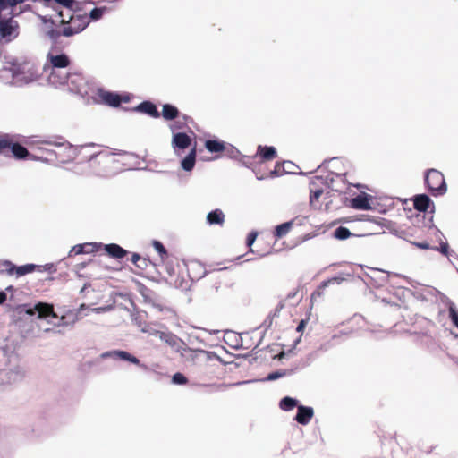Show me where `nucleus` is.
<instances>
[{
	"label": "nucleus",
	"mask_w": 458,
	"mask_h": 458,
	"mask_svg": "<svg viewBox=\"0 0 458 458\" xmlns=\"http://www.w3.org/2000/svg\"><path fill=\"white\" fill-rule=\"evenodd\" d=\"M5 357L4 367L0 369V386L12 385L21 381L24 371L19 364L17 353L4 349Z\"/></svg>",
	"instance_id": "obj_1"
},
{
	"label": "nucleus",
	"mask_w": 458,
	"mask_h": 458,
	"mask_svg": "<svg viewBox=\"0 0 458 458\" xmlns=\"http://www.w3.org/2000/svg\"><path fill=\"white\" fill-rule=\"evenodd\" d=\"M59 23L62 25L64 37H72L83 31L89 24L87 14H74V12L64 13V11H58Z\"/></svg>",
	"instance_id": "obj_2"
},
{
	"label": "nucleus",
	"mask_w": 458,
	"mask_h": 458,
	"mask_svg": "<svg viewBox=\"0 0 458 458\" xmlns=\"http://www.w3.org/2000/svg\"><path fill=\"white\" fill-rule=\"evenodd\" d=\"M10 71L12 72L13 83L18 87L34 82L39 77L37 66L31 61L21 63L14 61L12 63Z\"/></svg>",
	"instance_id": "obj_3"
},
{
	"label": "nucleus",
	"mask_w": 458,
	"mask_h": 458,
	"mask_svg": "<svg viewBox=\"0 0 458 458\" xmlns=\"http://www.w3.org/2000/svg\"><path fill=\"white\" fill-rule=\"evenodd\" d=\"M66 46V41L61 42L59 46H56V47H54V45L50 46L47 55V60L49 64H46L44 66V71L46 72H48V71L64 69L70 65L71 61L69 56L63 52Z\"/></svg>",
	"instance_id": "obj_4"
},
{
	"label": "nucleus",
	"mask_w": 458,
	"mask_h": 458,
	"mask_svg": "<svg viewBox=\"0 0 458 458\" xmlns=\"http://www.w3.org/2000/svg\"><path fill=\"white\" fill-rule=\"evenodd\" d=\"M40 19L43 24L42 31L50 41V46L54 45V47H56V46H59L61 42H64L61 38L63 34L62 30H59V27L62 25L59 23V17L57 14L55 17L41 16Z\"/></svg>",
	"instance_id": "obj_5"
},
{
	"label": "nucleus",
	"mask_w": 458,
	"mask_h": 458,
	"mask_svg": "<svg viewBox=\"0 0 458 458\" xmlns=\"http://www.w3.org/2000/svg\"><path fill=\"white\" fill-rule=\"evenodd\" d=\"M424 181L433 196L437 197L445 194L447 185L444 174L440 171L434 168L428 169L425 172Z\"/></svg>",
	"instance_id": "obj_6"
},
{
	"label": "nucleus",
	"mask_w": 458,
	"mask_h": 458,
	"mask_svg": "<svg viewBox=\"0 0 458 458\" xmlns=\"http://www.w3.org/2000/svg\"><path fill=\"white\" fill-rule=\"evenodd\" d=\"M42 143L47 145H52L56 147H61L64 148V157H61V154L54 152V151H48L49 154H54L55 157L62 163H66L72 159H73L76 156V150L73 148V147L66 142L62 137H55L53 139H49L47 140H43Z\"/></svg>",
	"instance_id": "obj_7"
},
{
	"label": "nucleus",
	"mask_w": 458,
	"mask_h": 458,
	"mask_svg": "<svg viewBox=\"0 0 458 458\" xmlns=\"http://www.w3.org/2000/svg\"><path fill=\"white\" fill-rule=\"evenodd\" d=\"M98 97L102 103L111 107H119L122 103H128L130 101L129 95H120L114 91H107L102 89L98 90Z\"/></svg>",
	"instance_id": "obj_8"
},
{
	"label": "nucleus",
	"mask_w": 458,
	"mask_h": 458,
	"mask_svg": "<svg viewBox=\"0 0 458 458\" xmlns=\"http://www.w3.org/2000/svg\"><path fill=\"white\" fill-rule=\"evenodd\" d=\"M4 148H10L13 157L17 159H25L30 156L27 148L19 143L12 142L9 135L0 137V151Z\"/></svg>",
	"instance_id": "obj_9"
},
{
	"label": "nucleus",
	"mask_w": 458,
	"mask_h": 458,
	"mask_svg": "<svg viewBox=\"0 0 458 458\" xmlns=\"http://www.w3.org/2000/svg\"><path fill=\"white\" fill-rule=\"evenodd\" d=\"M25 312L30 316H37L39 319L58 318L54 312L53 307L44 302H38L32 307L27 308Z\"/></svg>",
	"instance_id": "obj_10"
},
{
	"label": "nucleus",
	"mask_w": 458,
	"mask_h": 458,
	"mask_svg": "<svg viewBox=\"0 0 458 458\" xmlns=\"http://www.w3.org/2000/svg\"><path fill=\"white\" fill-rule=\"evenodd\" d=\"M100 357L102 359H119L124 361L131 362L132 364L138 365L139 367L147 369V366L145 364L140 363V360L134 355L130 352L123 350H115L103 352Z\"/></svg>",
	"instance_id": "obj_11"
},
{
	"label": "nucleus",
	"mask_w": 458,
	"mask_h": 458,
	"mask_svg": "<svg viewBox=\"0 0 458 458\" xmlns=\"http://www.w3.org/2000/svg\"><path fill=\"white\" fill-rule=\"evenodd\" d=\"M72 78V75L67 72L60 70L55 71H48V82L55 86H62L68 83V81Z\"/></svg>",
	"instance_id": "obj_12"
},
{
	"label": "nucleus",
	"mask_w": 458,
	"mask_h": 458,
	"mask_svg": "<svg viewBox=\"0 0 458 458\" xmlns=\"http://www.w3.org/2000/svg\"><path fill=\"white\" fill-rule=\"evenodd\" d=\"M313 416L314 410L312 407L301 404L297 406V413L294 417V420L301 425H307Z\"/></svg>",
	"instance_id": "obj_13"
},
{
	"label": "nucleus",
	"mask_w": 458,
	"mask_h": 458,
	"mask_svg": "<svg viewBox=\"0 0 458 458\" xmlns=\"http://www.w3.org/2000/svg\"><path fill=\"white\" fill-rule=\"evenodd\" d=\"M134 111L146 114L153 118H158L160 116L156 105L148 100L140 102L134 107Z\"/></svg>",
	"instance_id": "obj_14"
},
{
	"label": "nucleus",
	"mask_w": 458,
	"mask_h": 458,
	"mask_svg": "<svg viewBox=\"0 0 458 458\" xmlns=\"http://www.w3.org/2000/svg\"><path fill=\"white\" fill-rule=\"evenodd\" d=\"M191 142V139L185 132H177L173 136L172 145L174 148L186 149Z\"/></svg>",
	"instance_id": "obj_15"
},
{
	"label": "nucleus",
	"mask_w": 458,
	"mask_h": 458,
	"mask_svg": "<svg viewBox=\"0 0 458 458\" xmlns=\"http://www.w3.org/2000/svg\"><path fill=\"white\" fill-rule=\"evenodd\" d=\"M17 27V21L12 18L0 21V37L4 38L11 36Z\"/></svg>",
	"instance_id": "obj_16"
},
{
	"label": "nucleus",
	"mask_w": 458,
	"mask_h": 458,
	"mask_svg": "<svg viewBox=\"0 0 458 458\" xmlns=\"http://www.w3.org/2000/svg\"><path fill=\"white\" fill-rule=\"evenodd\" d=\"M352 208L360 210L371 209L370 199L368 194L363 193L356 196L352 199Z\"/></svg>",
	"instance_id": "obj_17"
},
{
	"label": "nucleus",
	"mask_w": 458,
	"mask_h": 458,
	"mask_svg": "<svg viewBox=\"0 0 458 458\" xmlns=\"http://www.w3.org/2000/svg\"><path fill=\"white\" fill-rule=\"evenodd\" d=\"M430 204H432V201L427 194H418L414 197V208L420 212H426Z\"/></svg>",
	"instance_id": "obj_18"
},
{
	"label": "nucleus",
	"mask_w": 458,
	"mask_h": 458,
	"mask_svg": "<svg viewBox=\"0 0 458 458\" xmlns=\"http://www.w3.org/2000/svg\"><path fill=\"white\" fill-rule=\"evenodd\" d=\"M105 251L114 259H123L127 255V250L116 243H109L104 245Z\"/></svg>",
	"instance_id": "obj_19"
},
{
	"label": "nucleus",
	"mask_w": 458,
	"mask_h": 458,
	"mask_svg": "<svg viewBox=\"0 0 458 458\" xmlns=\"http://www.w3.org/2000/svg\"><path fill=\"white\" fill-rule=\"evenodd\" d=\"M196 163V148H192L188 155L181 161V167L185 172H191Z\"/></svg>",
	"instance_id": "obj_20"
},
{
	"label": "nucleus",
	"mask_w": 458,
	"mask_h": 458,
	"mask_svg": "<svg viewBox=\"0 0 458 458\" xmlns=\"http://www.w3.org/2000/svg\"><path fill=\"white\" fill-rule=\"evenodd\" d=\"M178 108L172 104H164L162 106V117L166 121H172L179 116Z\"/></svg>",
	"instance_id": "obj_21"
},
{
	"label": "nucleus",
	"mask_w": 458,
	"mask_h": 458,
	"mask_svg": "<svg viewBox=\"0 0 458 458\" xmlns=\"http://www.w3.org/2000/svg\"><path fill=\"white\" fill-rule=\"evenodd\" d=\"M207 222L209 225H222L225 222V215L219 208L210 211L207 215Z\"/></svg>",
	"instance_id": "obj_22"
},
{
	"label": "nucleus",
	"mask_w": 458,
	"mask_h": 458,
	"mask_svg": "<svg viewBox=\"0 0 458 458\" xmlns=\"http://www.w3.org/2000/svg\"><path fill=\"white\" fill-rule=\"evenodd\" d=\"M258 154L264 161L272 160L276 156V150L272 146H258Z\"/></svg>",
	"instance_id": "obj_23"
},
{
	"label": "nucleus",
	"mask_w": 458,
	"mask_h": 458,
	"mask_svg": "<svg viewBox=\"0 0 458 458\" xmlns=\"http://www.w3.org/2000/svg\"><path fill=\"white\" fill-rule=\"evenodd\" d=\"M205 148L210 153H220L225 148V143L219 140H207Z\"/></svg>",
	"instance_id": "obj_24"
},
{
	"label": "nucleus",
	"mask_w": 458,
	"mask_h": 458,
	"mask_svg": "<svg viewBox=\"0 0 458 458\" xmlns=\"http://www.w3.org/2000/svg\"><path fill=\"white\" fill-rule=\"evenodd\" d=\"M160 340L166 343L169 346L173 348H178L179 347V342L180 338L168 331H164L163 334H160Z\"/></svg>",
	"instance_id": "obj_25"
},
{
	"label": "nucleus",
	"mask_w": 458,
	"mask_h": 458,
	"mask_svg": "<svg viewBox=\"0 0 458 458\" xmlns=\"http://www.w3.org/2000/svg\"><path fill=\"white\" fill-rule=\"evenodd\" d=\"M297 406H299L298 400L291 396H284L279 402L280 409L284 411H290Z\"/></svg>",
	"instance_id": "obj_26"
},
{
	"label": "nucleus",
	"mask_w": 458,
	"mask_h": 458,
	"mask_svg": "<svg viewBox=\"0 0 458 458\" xmlns=\"http://www.w3.org/2000/svg\"><path fill=\"white\" fill-rule=\"evenodd\" d=\"M293 225V220H290L276 225L274 232L275 237L282 238L285 236L290 232Z\"/></svg>",
	"instance_id": "obj_27"
},
{
	"label": "nucleus",
	"mask_w": 458,
	"mask_h": 458,
	"mask_svg": "<svg viewBox=\"0 0 458 458\" xmlns=\"http://www.w3.org/2000/svg\"><path fill=\"white\" fill-rule=\"evenodd\" d=\"M333 174H328L327 176H315L311 181V185H319L323 184L327 187H331L333 183Z\"/></svg>",
	"instance_id": "obj_28"
},
{
	"label": "nucleus",
	"mask_w": 458,
	"mask_h": 458,
	"mask_svg": "<svg viewBox=\"0 0 458 458\" xmlns=\"http://www.w3.org/2000/svg\"><path fill=\"white\" fill-rule=\"evenodd\" d=\"M38 267L35 264H26L22 266H16L14 273L17 276H22L29 273L33 272Z\"/></svg>",
	"instance_id": "obj_29"
},
{
	"label": "nucleus",
	"mask_w": 458,
	"mask_h": 458,
	"mask_svg": "<svg viewBox=\"0 0 458 458\" xmlns=\"http://www.w3.org/2000/svg\"><path fill=\"white\" fill-rule=\"evenodd\" d=\"M292 372H293V370L279 369V370L273 371V372L269 373L267 376V377L263 380L264 381H274V380L281 378L284 376L291 375Z\"/></svg>",
	"instance_id": "obj_30"
},
{
	"label": "nucleus",
	"mask_w": 458,
	"mask_h": 458,
	"mask_svg": "<svg viewBox=\"0 0 458 458\" xmlns=\"http://www.w3.org/2000/svg\"><path fill=\"white\" fill-rule=\"evenodd\" d=\"M90 243H83L74 245L68 253V257H71L72 254L80 255L84 253H91V250H86V248H89Z\"/></svg>",
	"instance_id": "obj_31"
},
{
	"label": "nucleus",
	"mask_w": 458,
	"mask_h": 458,
	"mask_svg": "<svg viewBox=\"0 0 458 458\" xmlns=\"http://www.w3.org/2000/svg\"><path fill=\"white\" fill-rule=\"evenodd\" d=\"M54 1L56 4H58L67 9L64 12V13H67L70 12H75L77 10V3L75 0H54Z\"/></svg>",
	"instance_id": "obj_32"
},
{
	"label": "nucleus",
	"mask_w": 458,
	"mask_h": 458,
	"mask_svg": "<svg viewBox=\"0 0 458 458\" xmlns=\"http://www.w3.org/2000/svg\"><path fill=\"white\" fill-rule=\"evenodd\" d=\"M352 235L350 230L344 226H339L334 231L335 238L338 240H346Z\"/></svg>",
	"instance_id": "obj_33"
},
{
	"label": "nucleus",
	"mask_w": 458,
	"mask_h": 458,
	"mask_svg": "<svg viewBox=\"0 0 458 458\" xmlns=\"http://www.w3.org/2000/svg\"><path fill=\"white\" fill-rule=\"evenodd\" d=\"M224 151L225 152L226 157L231 159L238 160L241 157V152L239 149L231 144H225V148Z\"/></svg>",
	"instance_id": "obj_34"
},
{
	"label": "nucleus",
	"mask_w": 458,
	"mask_h": 458,
	"mask_svg": "<svg viewBox=\"0 0 458 458\" xmlns=\"http://www.w3.org/2000/svg\"><path fill=\"white\" fill-rule=\"evenodd\" d=\"M106 7H95L93 8L88 16L89 21H98L102 18L104 13L106 12Z\"/></svg>",
	"instance_id": "obj_35"
},
{
	"label": "nucleus",
	"mask_w": 458,
	"mask_h": 458,
	"mask_svg": "<svg viewBox=\"0 0 458 458\" xmlns=\"http://www.w3.org/2000/svg\"><path fill=\"white\" fill-rule=\"evenodd\" d=\"M152 246L155 249V250L159 254V256L162 259H164L165 257H166V255H167L166 249L165 248V246L163 245V243L161 242H159L157 240H154L152 242Z\"/></svg>",
	"instance_id": "obj_36"
},
{
	"label": "nucleus",
	"mask_w": 458,
	"mask_h": 458,
	"mask_svg": "<svg viewBox=\"0 0 458 458\" xmlns=\"http://www.w3.org/2000/svg\"><path fill=\"white\" fill-rule=\"evenodd\" d=\"M1 268H4L6 273L8 275L12 276L15 271L16 265H14L10 260H3V261H0V269Z\"/></svg>",
	"instance_id": "obj_37"
},
{
	"label": "nucleus",
	"mask_w": 458,
	"mask_h": 458,
	"mask_svg": "<svg viewBox=\"0 0 458 458\" xmlns=\"http://www.w3.org/2000/svg\"><path fill=\"white\" fill-rule=\"evenodd\" d=\"M432 250H436V251H439L441 254H443L444 256H446V257H448L450 254L449 245H448L447 242L440 241V246L439 247L434 246L432 248Z\"/></svg>",
	"instance_id": "obj_38"
},
{
	"label": "nucleus",
	"mask_w": 458,
	"mask_h": 458,
	"mask_svg": "<svg viewBox=\"0 0 458 458\" xmlns=\"http://www.w3.org/2000/svg\"><path fill=\"white\" fill-rule=\"evenodd\" d=\"M187 381V377L181 372H176L172 377V382L174 385H184Z\"/></svg>",
	"instance_id": "obj_39"
},
{
	"label": "nucleus",
	"mask_w": 458,
	"mask_h": 458,
	"mask_svg": "<svg viewBox=\"0 0 458 458\" xmlns=\"http://www.w3.org/2000/svg\"><path fill=\"white\" fill-rule=\"evenodd\" d=\"M449 318L453 325L458 328V310L456 307H450Z\"/></svg>",
	"instance_id": "obj_40"
},
{
	"label": "nucleus",
	"mask_w": 458,
	"mask_h": 458,
	"mask_svg": "<svg viewBox=\"0 0 458 458\" xmlns=\"http://www.w3.org/2000/svg\"><path fill=\"white\" fill-rule=\"evenodd\" d=\"M23 2L24 0H0V8L14 7Z\"/></svg>",
	"instance_id": "obj_41"
},
{
	"label": "nucleus",
	"mask_w": 458,
	"mask_h": 458,
	"mask_svg": "<svg viewBox=\"0 0 458 458\" xmlns=\"http://www.w3.org/2000/svg\"><path fill=\"white\" fill-rule=\"evenodd\" d=\"M323 193V190L322 189H315V190H312L310 189V202L312 203L314 200H318L320 196L322 195Z\"/></svg>",
	"instance_id": "obj_42"
},
{
	"label": "nucleus",
	"mask_w": 458,
	"mask_h": 458,
	"mask_svg": "<svg viewBox=\"0 0 458 458\" xmlns=\"http://www.w3.org/2000/svg\"><path fill=\"white\" fill-rule=\"evenodd\" d=\"M439 300L448 308V311L450 310V307H455L454 303L444 293H440Z\"/></svg>",
	"instance_id": "obj_43"
},
{
	"label": "nucleus",
	"mask_w": 458,
	"mask_h": 458,
	"mask_svg": "<svg viewBox=\"0 0 458 458\" xmlns=\"http://www.w3.org/2000/svg\"><path fill=\"white\" fill-rule=\"evenodd\" d=\"M37 268H42L43 271H47L50 274L56 272V267L53 263H47V264H45L44 266H38Z\"/></svg>",
	"instance_id": "obj_44"
},
{
	"label": "nucleus",
	"mask_w": 458,
	"mask_h": 458,
	"mask_svg": "<svg viewBox=\"0 0 458 458\" xmlns=\"http://www.w3.org/2000/svg\"><path fill=\"white\" fill-rule=\"evenodd\" d=\"M258 237V233L255 231L250 232L246 239V244L248 247L252 246Z\"/></svg>",
	"instance_id": "obj_45"
},
{
	"label": "nucleus",
	"mask_w": 458,
	"mask_h": 458,
	"mask_svg": "<svg viewBox=\"0 0 458 458\" xmlns=\"http://www.w3.org/2000/svg\"><path fill=\"white\" fill-rule=\"evenodd\" d=\"M293 167H296V165L293 162H291V161H284L283 168H284L285 173L295 174V172L293 170Z\"/></svg>",
	"instance_id": "obj_46"
},
{
	"label": "nucleus",
	"mask_w": 458,
	"mask_h": 458,
	"mask_svg": "<svg viewBox=\"0 0 458 458\" xmlns=\"http://www.w3.org/2000/svg\"><path fill=\"white\" fill-rule=\"evenodd\" d=\"M411 244L421 250H432V246L427 242H411Z\"/></svg>",
	"instance_id": "obj_47"
},
{
	"label": "nucleus",
	"mask_w": 458,
	"mask_h": 458,
	"mask_svg": "<svg viewBox=\"0 0 458 458\" xmlns=\"http://www.w3.org/2000/svg\"><path fill=\"white\" fill-rule=\"evenodd\" d=\"M150 264V260L147 258H141L140 261H139V264H136L135 266L140 269H146L148 266Z\"/></svg>",
	"instance_id": "obj_48"
},
{
	"label": "nucleus",
	"mask_w": 458,
	"mask_h": 458,
	"mask_svg": "<svg viewBox=\"0 0 458 458\" xmlns=\"http://www.w3.org/2000/svg\"><path fill=\"white\" fill-rule=\"evenodd\" d=\"M341 281H343L342 278H337V277H333V278H330L328 279L327 281H324L322 284H321V287H327L328 284H333L335 282H337V283H340Z\"/></svg>",
	"instance_id": "obj_49"
},
{
	"label": "nucleus",
	"mask_w": 458,
	"mask_h": 458,
	"mask_svg": "<svg viewBox=\"0 0 458 458\" xmlns=\"http://www.w3.org/2000/svg\"><path fill=\"white\" fill-rule=\"evenodd\" d=\"M107 310H109L108 307H98V308H92V309H89V310L91 312H95V313H103L105 311H106Z\"/></svg>",
	"instance_id": "obj_50"
},
{
	"label": "nucleus",
	"mask_w": 458,
	"mask_h": 458,
	"mask_svg": "<svg viewBox=\"0 0 458 458\" xmlns=\"http://www.w3.org/2000/svg\"><path fill=\"white\" fill-rule=\"evenodd\" d=\"M140 255L139 253H132L131 255V261L136 265V264H139V261H140Z\"/></svg>",
	"instance_id": "obj_51"
},
{
	"label": "nucleus",
	"mask_w": 458,
	"mask_h": 458,
	"mask_svg": "<svg viewBox=\"0 0 458 458\" xmlns=\"http://www.w3.org/2000/svg\"><path fill=\"white\" fill-rule=\"evenodd\" d=\"M164 331H160V330H157V329H154L151 327L150 331H149V335H154V336H157L160 339V334H163Z\"/></svg>",
	"instance_id": "obj_52"
},
{
	"label": "nucleus",
	"mask_w": 458,
	"mask_h": 458,
	"mask_svg": "<svg viewBox=\"0 0 458 458\" xmlns=\"http://www.w3.org/2000/svg\"><path fill=\"white\" fill-rule=\"evenodd\" d=\"M271 324H272V318H271V316H268L263 322V327H265L266 329H267L268 327H270Z\"/></svg>",
	"instance_id": "obj_53"
},
{
	"label": "nucleus",
	"mask_w": 458,
	"mask_h": 458,
	"mask_svg": "<svg viewBox=\"0 0 458 458\" xmlns=\"http://www.w3.org/2000/svg\"><path fill=\"white\" fill-rule=\"evenodd\" d=\"M7 295L4 291H0V305H2L6 301Z\"/></svg>",
	"instance_id": "obj_54"
},
{
	"label": "nucleus",
	"mask_w": 458,
	"mask_h": 458,
	"mask_svg": "<svg viewBox=\"0 0 458 458\" xmlns=\"http://www.w3.org/2000/svg\"><path fill=\"white\" fill-rule=\"evenodd\" d=\"M306 326V321L305 320H301V322L299 323V325L297 326L296 327V331L298 332H301V330H303V328L305 327Z\"/></svg>",
	"instance_id": "obj_55"
},
{
	"label": "nucleus",
	"mask_w": 458,
	"mask_h": 458,
	"mask_svg": "<svg viewBox=\"0 0 458 458\" xmlns=\"http://www.w3.org/2000/svg\"><path fill=\"white\" fill-rule=\"evenodd\" d=\"M139 327H141V331H142L143 333H148V334H149V331H150V329H151V327H149L148 325H144L143 327H141V325H140V324H139Z\"/></svg>",
	"instance_id": "obj_56"
},
{
	"label": "nucleus",
	"mask_w": 458,
	"mask_h": 458,
	"mask_svg": "<svg viewBox=\"0 0 458 458\" xmlns=\"http://www.w3.org/2000/svg\"><path fill=\"white\" fill-rule=\"evenodd\" d=\"M139 327H141V331H142L143 333H148V334H149V331H150V329H151V327H149L148 325H144L143 327H141V325H140V324H139Z\"/></svg>",
	"instance_id": "obj_57"
},
{
	"label": "nucleus",
	"mask_w": 458,
	"mask_h": 458,
	"mask_svg": "<svg viewBox=\"0 0 458 458\" xmlns=\"http://www.w3.org/2000/svg\"><path fill=\"white\" fill-rule=\"evenodd\" d=\"M97 250H98L97 243H90V246L89 248H86V250H91V253L96 251Z\"/></svg>",
	"instance_id": "obj_58"
},
{
	"label": "nucleus",
	"mask_w": 458,
	"mask_h": 458,
	"mask_svg": "<svg viewBox=\"0 0 458 458\" xmlns=\"http://www.w3.org/2000/svg\"><path fill=\"white\" fill-rule=\"evenodd\" d=\"M249 157H248V156H242V155H241V157H239V160H240V162H241L243 165H245V166L249 167V165L246 164V161H244V158H249Z\"/></svg>",
	"instance_id": "obj_59"
},
{
	"label": "nucleus",
	"mask_w": 458,
	"mask_h": 458,
	"mask_svg": "<svg viewBox=\"0 0 458 458\" xmlns=\"http://www.w3.org/2000/svg\"><path fill=\"white\" fill-rule=\"evenodd\" d=\"M13 289H14V288H13V285H9V286H7V287L5 288V291H4V292H5V293H6V292H12V291H13Z\"/></svg>",
	"instance_id": "obj_60"
},
{
	"label": "nucleus",
	"mask_w": 458,
	"mask_h": 458,
	"mask_svg": "<svg viewBox=\"0 0 458 458\" xmlns=\"http://www.w3.org/2000/svg\"><path fill=\"white\" fill-rule=\"evenodd\" d=\"M284 357V352H281V353H279V354L276 356V358H278L279 360L283 359Z\"/></svg>",
	"instance_id": "obj_61"
},
{
	"label": "nucleus",
	"mask_w": 458,
	"mask_h": 458,
	"mask_svg": "<svg viewBox=\"0 0 458 458\" xmlns=\"http://www.w3.org/2000/svg\"><path fill=\"white\" fill-rule=\"evenodd\" d=\"M86 309H89V307H87L85 304H81V307H80V310H86Z\"/></svg>",
	"instance_id": "obj_62"
},
{
	"label": "nucleus",
	"mask_w": 458,
	"mask_h": 458,
	"mask_svg": "<svg viewBox=\"0 0 458 458\" xmlns=\"http://www.w3.org/2000/svg\"><path fill=\"white\" fill-rule=\"evenodd\" d=\"M435 229H436V232H437V233L438 235L443 236L442 232H441L438 228H435Z\"/></svg>",
	"instance_id": "obj_63"
},
{
	"label": "nucleus",
	"mask_w": 458,
	"mask_h": 458,
	"mask_svg": "<svg viewBox=\"0 0 458 458\" xmlns=\"http://www.w3.org/2000/svg\"><path fill=\"white\" fill-rule=\"evenodd\" d=\"M47 319L48 320V323H53V325H55V322L52 321L53 318H47Z\"/></svg>",
	"instance_id": "obj_64"
}]
</instances>
